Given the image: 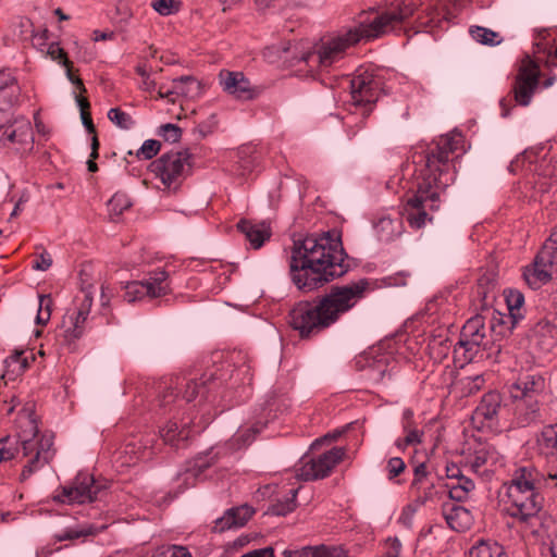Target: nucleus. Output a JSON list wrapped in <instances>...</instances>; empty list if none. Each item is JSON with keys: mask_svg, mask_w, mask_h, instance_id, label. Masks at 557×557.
<instances>
[{"mask_svg": "<svg viewBox=\"0 0 557 557\" xmlns=\"http://www.w3.org/2000/svg\"><path fill=\"white\" fill-rule=\"evenodd\" d=\"M161 557H191V555L184 546L171 545L161 550Z\"/></svg>", "mask_w": 557, "mask_h": 557, "instance_id": "obj_55", "label": "nucleus"}, {"mask_svg": "<svg viewBox=\"0 0 557 557\" xmlns=\"http://www.w3.org/2000/svg\"><path fill=\"white\" fill-rule=\"evenodd\" d=\"M282 555L283 557H310L309 546H304L299 549H285Z\"/></svg>", "mask_w": 557, "mask_h": 557, "instance_id": "obj_64", "label": "nucleus"}, {"mask_svg": "<svg viewBox=\"0 0 557 557\" xmlns=\"http://www.w3.org/2000/svg\"><path fill=\"white\" fill-rule=\"evenodd\" d=\"M368 286L367 280L333 285L314 300L298 302L289 313L292 327L298 331L301 338L320 334L349 312L364 297Z\"/></svg>", "mask_w": 557, "mask_h": 557, "instance_id": "obj_4", "label": "nucleus"}, {"mask_svg": "<svg viewBox=\"0 0 557 557\" xmlns=\"http://www.w3.org/2000/svg\"><path fill=\"white\" fill-rule=\"evenodd\" d=\"M169 275L164 270H156L145 281L129 282L125 286L124 299L132 304L145 297L156 298L170 290Z\"/></svg>", "mask_w": 557, "mask_h": 557, "instance_id": "obj_12", "label": "nucleus"}, {"mask_svg": "<svg viewBox=\"0 0 557 557\" xmlns=\"http://www.w3.org/2000/svg\"><path fill=\"white\" fill-rule=\"evenodd\" d=\"M468 557H487V542L484 539L479 540L469 549Z\"/></svg>", "mask_w": 557, "mask_h": 557, "instance_id": "obj_60", "label": "nucleus"}, {"mask_svg": "<svg viewBox=\"0 0 557 557\" xmlns=\"http://www.w3.org/2000/svg\"><path fill=\"white\" fill-rule=\"evenodd\" d=\"M499 497L507 504V513L523 523H530L542 508L543 497L539 492L505 484Z\"/></svg>", "mask_w": 557, "mask_h": 557, "instance_id": "obj_5", "label": "nucleus"}, {"mask_svg": "<svg viewBox=\"0 0 557 557\" xmlns=\"http://www.w3.org/2000/svg\"><path fill=\"white\" fill-rule=\"evenodd\" d=\"M10 438L4 437L0 440V462L9 461L14 458V449L9 446Z\"/></svg>", "mask_w": 557, "mask_h": 557, "instance_id": "obj_58", "label": "nucleus"}, {"mask_svg": "<svg viewBox=\"0 0 557 557\" xmlns=\"http://www.w3.org/2000/svg\"><path fill=\"white\" fill-rule=\"evenodd\" d=\"M490 432L496 434L509 430L511 425L512 410L503 403V396L498 392L490 391Z\"/></svg>", "mask_w": 557, "mask_h": 557, "instance_id": "obj_17", "label": "nucleus"}, {"mask_svg": "<svg viewBox=\"0 0 557 557\" xmlns=\"http://www.w3.org/2000/svg\"><path fill=\"white\" fill-rule=\"evenodd\" d=\"M261 431V426H251L240 430L236 433L234 441L239 445H249L255 438L256 434Z\"/></svg>", "mask_w": 557, "mask_h": 557, "instance_id": "obj_49", "label": "nucleus"}, {"mask_svg": "<svg viewBox=\"0 0 557 557\" xmlns=\"http://www.w3.org/2000/svg\"><path fill=\"white\" fill-rule=\"evenodd\" d=\"M161 149V143L156 139H147L137 150L136 157L139 160H150L156 157Z\"/></svg>", "mask_w": 557, "mask_h": 557, "instance_id": "obj_42", "label": "nucleus"}, {"mask_svg": "<svg viewBox=\"0 0 557 557\" xmlns=\"http://www.w3.org/2000/svg\"><path fill=\"white\" fill-rule=\"evenodd\" d=\"M310 557H345V550L335 545H314L309 546Z\"/></svg>", "mask_w": 557, "mask_h": 557, "instance_id": "obj_38", "label": "nucleus"}, {"mask_svg": "<svg viewBox=\"0 0 557 557\" xmlns=\"http://www.w3.org/2000/svg\"><path fill=\"white\" fill-rule=\"evenodd\" d=\"M150 171L163 186L177 189L191 171V154L187 150L170 151L151 162Z\"/></svg>", "mask_w": 557, "mask_h": 557, "instance_id": "obj_6", "label": "nucleus"}, {"mask_svg": "<svg viewBox=\"0 0 557 557\" xmlns=\"http://www.w3.org/2000/svg\"><path fill=\"white\" fill-rule=\"evenodd\" d=\"M253 513V508L248 505L230 508L214 521L213 531L224 532L231 528L243 527Z\"/></svg>", "mask_w": 557, "mask_h": 557, "instance_id": "obj_20", "label": "nucleus"}, {"mask_svg": "<svg viewBox=\"0 0 557 557\" xmlns=\"http://www.w3.org/2000/svg\"><path fill=\"white\" fill-rule=\"evenodd\" d=\"M226 373L221 369H213L205 372L198 381H190L186 384L183 398L190 403L198 395L205 399H211L213 392L219 389L226 382Z\"/></svg>", "mask_w": 557, "mask_h": 557, "instance_id": "obj_16", "label": "nucleus"}, {"mask_svg": "<svg viewBox=\"0 0 557 557\" xmlns=\"http://www.w3.org/2000/svg\"><path fill=\"white\" fill-rule=\"evenodd\" d=\"M222 89L238 100L256 99L261 90L252 85L243 72L222 70L219 74Z\"/></svg>", "mask_w": 557, "mask_h": 557, "instance_id": "obj_15", "label": "nucleus"}, {"mask_svg": "<svg viewBox=\"0 0 557 557\" xmlns=\"http://www.w3.org/2000/svg\"><path fill=\"white\" fill-rule=\"evenodd\" d=\"M131 207L128 197L123 193L114 194L108 201L109 211L115 215L122 214Z\"/></svg>", "mask_w": 557, "mask_h": 557, "instance_id": "obj_40", "label": "nucleus"}, {"mask_svg": "<svg viewBox=\"0 0 557 557\" xmlns=\"http://www.w3.org/2000/svg\"><path fill=\"white\" fill-rule=\"evenodd\" d=\"M442 511L450 529L463 532L470 528L472 516L465 507L454 502H447L443 504Z\"/></svg>", "mask_w": 557, "mask_h": 557, "instance_id": "obj_23", "label": "nucleus"}, {"mask_svg": "<svg viewBox=\"0 0 557 557\" xmlns=\"http://www.w3.org/2000/svg\"><path fill=\"white\" fill-rule=\"evenodd\" d=\"M0 95L8 106H13L20 96V87L14 73L10 69L0 70Z\"/></svg>", "mask_w": 557, "mask_h": 557, "instance_id": "obj_28", "label": "nucleus"}, {"mask_svg": "<svg viewBox=\"0 0 557 557\" xmlns=\"http://www.w3.org/2000/svg\"><path fill=\"white\" fill-rule=\"evenodd\" d=\"M240 557H275L274 549L271 546L250 550Z\"/></svg>", "mask_w": 557, "mask_h": 557, "instance_id": "obj_63", "label": "nucleus"}, {"mask_svg": "<svg viewBox=\"0 0 557 557\" xmlns=\"http://www.w3.org/2000/svg\"><path fill=\"white\" fill-rule=\"evenodd\" d=\"M201 92L200 83L193 76H181L172 81L171 87L161 85L158 89V98L175 101L176 97L195 98Z\"/></svg>", "mask_w": 557, "mask_h": 557, "instance_id": "obj_18", "label": "nucleus"}, {"mask_svg": "<svg viewBox=\"0 0 557 557\" xmlns=\"http://www.w3.org/2000/svg\"><path fill=\"white\" fill-rule=\"evenodd\" d=\"M392 370L393 368H389V358L387 356H382L369 366V377L379 383L384 380L386 374L391 376Z\"/></svg>", "mask_w": 557, "mask_h": 557, "instance_id": "obj_33", "label": "nucleus"}, {"mask_svg": "<svg viewBox=\"0 0 557 557\" xmlns=\"http://www.w3.org/2000/svg\"><path fill=\"white\" fill-rule=\"evenodd\" d=\"M487 451L482 448L479 451H475V456L470 460V467L474 473L480 475H485L487 473Z\"/></svg>", "mask_w": 557, "mask_h": 557, "instance_id": "obj_45", "label": "nucleus"}, {"mask_svg": "<svg viewBox=\"0 0 557 557\" xmlns=\"http://www.w3.org/2000/svg\"><path fill=\"white\" fill-rule=\"evenodd\" d=\"M346 449L333 447L317 457H304L296 469V478L301 481H315L331 474L333 469L344 459Z\"/></svg>", "mask_w": 557, "mask_h": 557, "instance_id": "obj_8", "label": "nucleus"}, {"mask_svg": "<svg viewBox=\"0 0 557 557\" xmlns=\"http://www.w3.org/2000/svg\"><path fill=\"white\" fill-rule=\"evenodd\" d=\"M98 486L88 473H78L70 485L63 486L58 499L66 504H86L97 498Z\"/></svg>", "mask_w": 557, "mask_h": 557, "instance_id": "obj_14", "label": "nucleus"}, {"mask_svg": "<svg viewBox=\"0 0 557 557\" xmlns=\"http://www.w3.org/2000/svg\"><path fill=\"white\" fill-rule=\"evenodd\" d=\"M515 313L505 314L498 310H494L490 317V331L495 338L493 341L504 338L511 334L515 321Z\"/></svg>", "mask_w": 557, "mask_h": 557, "instance_id": "obj_29", "label": "nucleus"}, {"mask_svg": "<svg viewBox=\"0 0 557 557\" xmlns=\"http://www.w3.org/2000/svg\"><path fill=\"white\" fill-rule=\"evenodd\" d=\"M557 273V228L552 232L531 265L527 267L523 277L533 289L548 283Z\"/></svg>", "mask_w": 557, "mask_h": 557, "instance_id": "obj_7", "label": "nucleus"}, {"mask_svg": "<svg viewBox=\"0 0 557 557\" xmlns=\"http://www.w3.org/2000/svg\"><path fill=\"white\" fill-rule=\"evenodd\" d=\"M480 329L483 330V320L480 317L468 320L462 329L465 339H461L459 344L465 347L466 352L469 354L470 360L479 352L483 344L484 333H481Z\"/></svg>", "mask_w": 557, "mask_h": 557, "instance_id": "obj_21", "label": "nucleus"}, {"mask_svg": "<svg viewBox=\"0 0 557 557\" xmlns=\"http://www.w3.org/2000/svg\"><path fill=\"white\" fill-rule=\"evenodd\" d=\"M341 235L327 232L320 237L307 236L294 242L289 274L302 293L313 292L348 271Z\"/></svg>", "mask_w": 557, "mask_h": 557, "instance_id": "obj_3", "label": "nucleus"}, {"mask_svg": "<svg viewBox=\"0 0 557 557\" xmlns=\"http://www.w3.org/2000/svg\"><path fill=\"white\" fill-rule=\"evenodd\" d=\"M289 494L284 500H277L272 504L268 509V513L272 516H286L294 511L296 508L297 490H290Z\"/></svg>", "mask_w": 557, "mask_h": 557, "instance_id": "obj_34", "label": "nucleus"}, {"mask_svg": "<svg viewBox=\"0 0 557 557\" xmlns=\"http://www.w3.org/2000/svg\"><path fill=\"white\" fill-rule=\"evenodd\" d=\"M417 5L413 1H403L396 8L383 12H362L356 25L343 34L322 40L313 50L293 58L292 66L299 77L315 78L318 72L330 69L341 60L345 51L359 41H371L400 28L413 15Z\"/></svg>", "mask_w": 557, "mask_h": 557, "instance_id": "obj_2", "label": "nucleus"}, {"mask_svg": "<svg viewBox=\"0 0 557 557\" xmlns=\"http://www.w3.org/2000/svg\"><path fill=\"white\" fill-rule=\"evenodd\" d=\"M18 425V438L22 446L26 445V442L34 443L39 441V428L37 419L34 414L27 413L20 416L17 420Z\"/></svg>", "mask_w": 557, "mask_h": 557, "instance_id": "obj_30", "label": "nucleus"}, {"mask_svg": "<svg viewBox=\"0 0 557 557\" xmlns=\"http://www.w3.org/2000/svg\"><path fill=\"white\" fill-rule=\"evenodd\" d=\"M237 230L243 233L253 249H259L271 237V228L265 222L253 223L240 220Z\"/></svg>", "mask_w": 557, "mask_h": 557, "instance_id": "obj_25", "label": "nucleus"}, {"mask_svg": "<svg viewBox=\"0 0 557 557\" xmlns=\"http://www.w3.org/2000/svg\"><path fill=\"white\" fill-rule=\"evenodd\" d=\"M96 528L92 525L88 527H81V528H67L61 533H58L54 535L55 541L62 542V541H72L79 537L92 535L96 533Z\"/></svg>", "mask_w": 557, "mask_h": 557, "instance_id": "obj_37", "label": "nucleus"}, {"mask_svg": "<svg viewBox=\"0 0 557 557\" xmlns=\"http://www.w3.org/2000/svg\"><path fill=\"white\" fill-rule=\"evenodd\" d=\"M48 54L51 57L52 60L58 61L60 64L64 65L66 67V74L67 78L76 85V87L81 91H86L83 81L72 73V62L67 59L66 53L63 48L60 47L59 44L52 42L48 47Z\"/></svg>", "mask_w": 557, "mask_h": 557, "instance_id": "obj_31", "label": "nucleus"}, {"mask_svg": "<svg viewBox=\"0 0 557 557\" xmlns=\"http://www.w3.org/2000/svg\"><path fill=\"white\" fill-rule=\"evenodd\" d=\"M535 159V154L533 151L525 150L523 153L518 156L511 163H510V171L516 172L518 170H525V171H532V163Z\"/></svg>", "mask_w": 557, "mask_h": 557, "instance_id": "obj_43", "label": "nucleus"}, {"mask_svg": "<svg viewBox=\"0 0 557 557\" xmlns=\"http://www.w3.org/2000/svg\"><path fill=\"white\" fill-rule=\"evenodd\" d=\"M153 441L154 438L151 435L133 437L125 444L124 451L131 455V459L134 460L149 459L153 455Z\"/></svg>", "mask_w": 557, "mask_h": 557, "instance_id": "obj_26", "label": "nucleus"}, {"mask_svg": "<svg viewBox=\"0 0 557 557\" xmlns=\"http://www.w3.org/2000/svg\"><path fill=\"white\" fill-rule=\"evenodd\" d=\"M0 133V148L20 154L28 153L34 148L33 127L29 120L25 117L9 122Z\"/></svg>", "mask_w": 557, "mask_h": 557, "instance_id": "obj_9", "label": "nucleus"}, {"mask_svg": "<svg viewBox=\"0 0 557 557\" xmlns=\"http://www.w3.org/2000/svg\"><path fill=\"white\" fill-rule=\"evenodd\" d=\"M108 119L122 129H131L135 125L133 117L119 108H112L108 112Z\"/></svg>", "mask_w": 557, "mask_h": 557, "instance_id": "obj_39", "label": "nucleus"}, {"mask_svg": "<svg viewBox=\"0 0 557 557\" xmlns=\"http://www.w3.org/2000/svg\"><path fill=\"white\" fill-rule=\"evenodd\" d=\"M416 495H417V498H416V503L420 506L424 505L426 502L433 499V496L435 494V488H434V485L432 483L425 485L422 484V488L421 490H412Z\"/></svg>", "mask_w": 557, "mask_h": 557, "instance_id": "obj_53", "label": "nucleus"}, {"mask_svg": "<svg viewBox=\"0 0 557 557\" xmlns=\"http://www.w3.org/2000/svg\"><path fill=\"white\" fill-rule=\"evenodd\" d=\"M190 421H182L180 424L176 421H169L165 426L160 430V437L164 444H168L176 449L185 446V443L190 436Z\"/></svg>", "mask_w": 557, "mask_h": 557, "instance_id": "obj_24", "label": "nucleus"}, {"mask_svg": "<svg viewBox=\"0 0 557 557\" xmlns=\"http://www.w3.org/2000/svg\"><path fill=\"white\" fill-rule=\"evenodd\" d=\"M404 432L406 434L404 437L405 445L416 446L422 443L423 431L411 428L409 422L404 425Z\"/></svg>", "mask_w": 557, "mask_h": 557, "instance_id": "obj_48", "label": "nucleus"}, {"mask_svg": "<svg viewBox=\"0 0 557 557\" xmlns=\"http://www.w3.org/2000/svg\"><path fill=\"white\" fill-rule=\"evenodd\" d=\"M381 85V79L373 73L362 69L357 70L349 83L352 104L364 107L367 112H370L379 99Z\"/></svg>", "mask_w": 557, "mask_h": 557, "instance_id": "obj_10", "label": "nucleus"}, {"mask_svg": "<svg viewBox=\"0 0 557 557\" xmlns=\"http://www.w3.org/2000/svg\"><path fill=\"white\" fill-rule=\"evenodd\" d=\"M87 320L86 315L81 317L78 311L70 309L63 317L61 329L63 330L64 338L67 342L79 338L84 332V324Z\"/></svg>", "mask_w": 557, "mask_h": 557, "instance_id": "obj_27", "label": "nucleus"}, {"mask_svg": "<svg viewBox=\"0 0 557 557\" xmlns=\"http://www.w3.org/2000/svg\"><path fill=\"white\" fill-rule=\"evenodd\" d=\"M428 476L426 465L421 462L413 469V480L411 482V490H421L422 484L425 483Z\"/></svg>", "mask_w": 557, "mask_h": 557, "instance_id": "obj_50", "label": "nucleus"}, {"mask_svg": "<svg viewBox=\"0 0 557 557\" xmlns=\"http://www.w3.org/2000/svg\"><path fill=\"white\" fill-rule=\"evenodd\" d=\"M399 226V221H394L391 218H382L375 224L376 232L383 240L393 239L398 234Z\"/></svg>", "mask_w": 557, "mask_h": 557, "instance_id": "obj_36", "label": "nucleus"}, {"mask_svg": "<svg viewBox=\"0 0 557 557\" xmlns=\"http://www.w3.org/2000/svg\"><path fill=\"white\" fill-rule=\"evenodd\" d=\"M406 469L404 460L399 457H393L387 461L386 470L389 480L398 476Z\"/></svg>", "mask_w": 557, "mask_h": 557, "instance_id": "obj_52", "label": "nucleus"}, {"mask_svg": "<svg viewBox=\"0 0 557 557\" xmlns=\"http://www.w3.org/2000/svg\"><path fill=\"white\" fill-rule=\"evenodd\" d=\"M463 151V137L459 132L440 136L422 151L412 154L416 165V190L403 206V219L419 230L432 222V212L441 207V196L455 180L454 161Z\"/></svg>", "mask_w": 557, "mask_h": 557, "instance_id": "obj_1", "label": "nucleus"}, {"mask_svg": "<svg viewBox=\"0 0 557 557\" xmlns=\"http://www.w3.org/2000/svg\"><path fill=\"white\" fill-rule=\"evenodd\" d=\"M509 484L540 493L547 485V479L534 467H521L515 471Z\"/></svg>", "mask_w": 557, "mask_h": 557, "instance_id": "obj_22", "label": "nucleus"}, {"mask_svg": "<svg viewBox=\"0 0 557 557\" xmlns=\"http://www.w3.org/2000/svg\"><path fill=\"white\" fill-rule=\"evenodd\" d=\"M210 462L207 461L205 458L200 457L196 459L195 465L193 468H189L186 471V480H188L190 476L197 478L208 467H210Z\"/></svg>", "mask_w": 557, "mask_h": 557, "instance_id": "obj_56", "label": "nucleus"}, {"mask_svg": "<svg viewBox=\"0 0 557 557\" xmlns=\"http://www.w3.org/2000/svg\"><path fill=\"white\" fill-rule=\"evenodd\" d=\"M98 150H99V140H98V137L97 136H92L91 138V153H90V159L87 161V168H88V171L89 172H97L98 171V165L97 163L95 162V159L98 158Z\"/></svg>", "mask_w": 557, "mask_h": 557, "instance_id": "obj_59", "label": "nucleus"}, {"mask_svg": "<svg viewBox=\"0 0 557 557\" xmlns=\"http://www.w3.org/2000/svg\"><path fill=\"white\" fill-rule=\"evenodd\" d=\"M92 306L91 293L82 290L79 295L75 297V311H78L81 317H88Z\"/></svg>", "mask_w": 557, "mask_h": 557, "instance_id": "obj_44", "label": "nucleus"}, {"mask_svg": "<svg viewBox=\"0 0 557 557\" xmlns=\"http://www.w3.org/2000/svg\"><path fill=\"white\" fill-rule=\"evenodd\" d=\"M505 300L509 313H513V310H518L524 302V297L519 290L509 289L505 292Z\"/></svg>", "mask_w": 557, "mask_h": 557, "instance_id": "obj_47", "label": "nucleus"}, {"mask_svg": "<svg viewBox=\"0 0 557 557\" xmlns=\"http://www.w3.org/2000/svg\"><path fill=\"white\" fill-rule=\"evenodd\" d=\"M158 135L166 141L176 143L181 139L182 129L175 124L168 123L159 127Z\"/></svg>", "mask_w": 557, "mask_h": 557, "instance_id": "obj_46", "label": "nucleus"}, {"mask_svg": "<svg viewBox=\"0 0 557 557\" xmlns=\"http://www.w3.org/2000/svg\"><path fill=\"white\" fill-rule=\"evenodd\" d=\"M53 301L49 295L39 296V308L36 317L37 324H47L51 317Z\"/></svg>", "mask_w": 557, "mask_h": 557, "instance_id": "obj_41", "label": "nucleus"}, {"mask_svg": "<svg viewBox=\"0 0 557 557\" xmlns=\"http://www.w3.org/2000/svg\"><path fill=\"white\" fill-rule=\"evenodd\" d=\"M152 8L161 15H171L177 11V2L175 0H156Z\"/></svg>", "mask_w": 557, "mask_h": 557, "instance_id": "obj_51", "label": "nucleus"}, {"mask_svg": "<svg viewBox=\"0 0 557 557\" xmlns=\"http://www.w3.org/2000/svg\"><path fill=\"white\" fill-rule=\"evenodd\" d=\"M469 34L479 44L487 45V28L482 26H470Z\"/></svg>", "mask_w": 557, "mask_h": 557, "instance_id": "obj_57", "label": "nucleus"}, {"mask_svg": "<svg viewBox=\"0 0 557 557\" xmlns=\"http://www.w3.org/2000/svg\"><path fill=\"white\" fill-rule=\"evenodd\" d=\"M487 419V406H479L472 416V423L476 429L478 433H481L484 429V422Z\"/></svg>", "mask_w": 557, "mask_h": 557, "instance_id": "obj_54", "label": "nucleus"}, {"mask_svg": "<svg viewBox=\"0 0 557 557\" xmlns=\"http://www.w3.org/2000/svg\"><path fill=\"white\" fill-rule=\"evenodd\" d=\"M22 450L24 457L28 458L21 473V481H26L53 459L55 455L53 436L51 434H41L39 441L34 443L26 442V445L22 446Z\"/></svg>", "mask_w": 557, "mask_h": 557, "instance_id": "obj_11", "label": "nucleus"}, {"mask_svg": "<svg viewBox=\"0 0 557 557\" xmlns=\"http://www.w3.org/2000/svg\"><path fill=\"white\" fill-rule=\"evenodd\" d=\"M52 264V258L48 252H42L38 256L33 264V269L39 271H47Z\"/></svg>", "mask_w": 557, "mask_h": 557, "instance_id": "obj_61", "label": "nucleus"}, {"mask_svg": "<svg viewBox=\"0 0 557 557\" xmlns=\"http://www.w3.org/2000/svg\"><path fill=\"white\" fill-rule=\"evenodd\" d=\"M541 453L547 457L557 456V424L547 425L537 438Z\"/></svg>", "mask_w": 557, "mask_h": 557, "instance_id": "obj_32", "label": "nucleus"}, {"mask_svg": "<svg viewBox=\"0 0 557 557\" xmlns=\"http://www.w3.org/2000/svg\"><path fill=\"white\" fill-rule=\"evenodd\" d=\"M544 386L545 382L541 375L531 374L512 384L509 393L515 400L531 401L544 389Z\"/></svg>", "mask_w": 557, "mask_h": 557, "instance_id": "obj_19", "label": "nucleus"}, {"mask_svg": "<svg viewBox=\"0 0 557 557\" xmlns=\"http://www.w3.org/2000/svg\"><path fill=\"white\" fill-rule=\"evenodd\" d=\"M540 67L527 57L519 69L513 87L515 100L521 106H528L531 102L533 94L539 86Z\"/></svg>", "mask_w": 557, "mask_h": 557, "instance_id": "obj_13", "label": "nucleus"}, {"mask_svg": "<svg viewBox=\"0 0 557 557\" xmlns=\"http://www.w3.org/2000/svg\"><path fill=\"white\" fill-rule=\"evenodd\" d=\"M449 497L451 500L463 502L468 497V493L460 486L453 484L449 486Z\"/></svg>", "mask_w": 557, "mask_h": 557, "instance_id": "obj_62", "label": "nucleus"}, {"mask_svg": "<svg viewBox=\"0 0 557 557\" xmlns=\"http://www.w3.org/2000/svg\"><path fill=\"white\" fill-rule=\"evenodd\" d=\"M535 332L543 336L548 335L546 347L549 348L555 345L557 339V314L553 319H545L537 323Z\"/></svg>", "mask_w": 557, "mask_h": 557, "instance_id": "obj_35", "label": "nucleus"}]
</instances>
